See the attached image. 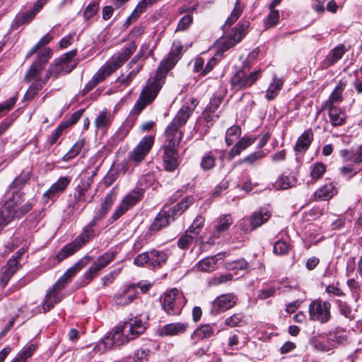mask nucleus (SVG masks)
I'll use <instances>...</instances> for the list:
<instances>
[{
    "mask_svg": "<svg viewBox=\"0 0 362 362\" xmlns=\"http://www.w3.org/2000/svg\"><path fill=\"white\" fill-rule=\"evenodd\" d=\"M182 48L183 47L180 42H174L173 43L172 49L168 57L160 62L154 80L142 90L135 105L138 112H140L147 104L151 103L155 99L161 88L160 81L165 77L167 73L178 62Z\"/></svg>",
    "mask_w": 362,
    "mask_h": 362,
    "instance_id": "f257e3e1",
    "label": "nucleus"
},
{
    "mask_svg": "<svg viewBox=\"0 0 362 362\" xmlns=\"http://www.w3.org/2000/svg\"><path fill=\"white\" fill-rule=\"evenodd\" d=\"M52 53L50 48L42 50L25 75V81L30 83L25 94V100H32L47 83L40 77V74L50 59Z\"/></svg>",
    "mask_w": 362,
    "mask_h": 362,
    "instance_id": "f03ea898",
    "label": "nucleus"
},
{
    "mask_svg": "<svg viewBox=\"0 0 362 362\" xmlns=\"http://www.w3.org/2000/svg\"><path fill=\"white\" fill-rule=\"evenodd\" d=\"M32 209L30 203L23 204L19 194H8L0 208V230L16 218H20Z\"/></svg>",
    "mask_w": 362,
    "mask_h": 362,
    "instance_id": "7ed1b4c3",
    "label": "nucleus"
},
{
    "mask_svg": "<svg viewBox=\"0 0 362 362\" xmlns=\"http://www.w3.org/2000/svg\"><path fill=\"white\" fill-rule=\"evenodd\" d=\"M195 102V100L192 99V107L183 105L177 112L171 123L165 129V134L166 140L164 146H177L180 144L182 138V132L180 131V127L186 124L189 117L193 112L196 106Z\"/></svg>",
    "mask_w": 362,
    "mask_h": 362,
    "instance_id": "20e7f679",
    "label": "nucleus"
},
{
    "mask_svg": "<svg viewBox=\"0 0 362 362\" xmlns=\"http://www.w3.org/2000/svg\"><path fill=\"white\" fill-rule=\"evenodd\" d=\"M136 45L131 41L122 49L121 52L112 56L111 61L104 64L93 76L98 83L103 81L115 71L121 67L131 55L136 51Z\"/></svg>",
    "mask_w": 362,
    "mask_h": 362,
    "instance_id": "39448f33",
    "label": "nucleus"
},
{
    "mask_svg": "<svg viewBox=\"0 0 362 362\" xmlns=\"http://www.w3.org/2000/svg\"><path fill=\"white\" fill-rule=\"evenodd\" d=\"M194 199L187 197L183 199L180 202L172 207L169 211L160 212L154 219L153 223L150 227L152 232L158 231L169 225L170 218L174 220L177 216H180L188 207L192 204Z\"/></svg>",
    "mask_w": 362,
    "mask_h": 362,
    "instance_id": "423d86ee",
    "label": "nucleus"
},
{
    "mask_svg": "<svg viewBox=\"0 0 362 362\" xmlns=\"http://www.w3.org/2000/svg\"><path fill=\"white\" fill-rule=\"evenodd\" d=\"M96 219H99L97 215L86 227H84L81 234H80L73 242L65 245L59 251L56 255V259L58 262H61L67 257L74 254L95 235L93 227L96 224Z\"/></svg>",
    "mask_w": 362,
    "mask_h": 362,
    "instance_id": "0eeeda50",
    "label": "nucleus"
},
{
    "mask_svg": "<svg viewBox=\"0 0 362 362\" xmlns=\"http://www.w3.org/2000/svg\"><path fill=\"white\" fill-rule=\"evenodd\" d=\"M250 67L245 65L238 70L230 78V86L235 90L247 88L252 86L260 77L261 70L250 71Z\"/></svg>",
    "mask_w": 362,
    "mask_h": 362,
    "instance_id": "6e6552de",
    "label": "nucleus"
},
{
    "mask_svg": "<svg viewBox=\"0 0 362 362\" xmlns=\"http://www.w3.org/2000/svg\"><path fill=\"white\" fill-rule=\"evenodd\" d=\"M187 302L182 293L177 288L167 291L162 301V306L170 315H179Z\"/></svg>",
    "mask_w": 362,
    "mask_h": 362,
    "instance_id": "1a4fd4ad",
    "label": "nucleus"
},
{
    "mask_svg": "<svg viewBox=\"0 0 362 362\" xmlns=\"http://www.w3.org/2000/svg\"><path fill=\"white\" fill-rule=\"evenodd\" d=\"M330 309L331 303L328 301L313 300L309 305L310 320L322 324L327 322L331 318Z\"/></svg>",
    "mask_w": 362,
    "mask_h": 362,
    "instance_id": "9d476101",
    "label": "nucleus"
},
{
    "mask_svg": "<svg viewBox=\"0 0 362 362\" xmlns=\"http://www.w3.org/2000/svg\"><path fill=\"white\" fill-rule=\"evenodd\" d=\"M249 26V21H240L234 30H232L231 33L221 39L219 43L221 46L222 50L226 51L238 43L246 35Z\"/></svg>",
    "mask_w": 362,
    "mask_h": 362,
    "instance_id": "9b49d317",
    "label": "nucleus"
},
{
    "mask_svg": "<svg viewBox=\"0 0 362 362\" xmlns=\"http://www.w3.org/2000/svg\"><path fill=\"white\" fill-rule=\"evenodd\" d=\"M154 142V139L151 136L144 137L138 145L129 153L128 159L129 161L136 163H141L146 156L148 153Z\"/></svg>",
    "mask_w": 362,
    "mask_h": 362,
    "instance_id": "f8f14e48",
    "label": "nucleus"
},
{
    "mask_svg": "<svg viewBox=\"0 0 362 362\" xmlns=\"http://www.w3.org/2000/svg\"><path fill=\"white\" fill-rule=\"evenodd\" d=\"M64 288V286H59L56 283L52 286L42 300V309L43 310V313L49 311L54 307L55 304L61 302L64 298V295L61 291Z\"/></svg>",
    "mask_w": 362,
    "mask_h": 362,
    "instance_id": "ddd939ff",
    "label": "nucleus"
},
{
    "mask_svg": "<svg viewBox=\"0 0 362 362\" xmlns=\"http://www.w3.org/2000/svg\"><path fill=\"white\" fill-rule=\"evenodd\" d=\"M137 294L136 284H131L122 286L115 296L114 300L117 305L126 306L136 298Z\"/></svg>",
    "mask_w": 362,
    "mask_h": 362,
    "instance_id": "4468645a",
    "label": "nucleus"
},
{
    "mask_svg": "<svg viewBox=\"0 0 362 362\" xmlns=\"http://www.w3.org/2000/svg\"><path fill=\"white\" fill-rule=\"evenodd\" d=\"M127 334L123 332L122 325L115 327L112 332L106 336L103 340L104 348L107 349H112L115 346H119L127 343Z\"/></svg>",
    "mask_w": 362,
    "mask_h": 362,
    "instance_id": "2eb2a0df",
    "label": "nucleus"
},
{
    "mask_svg": "<svg viewBox=\"0 0 362 362\" xmlns=\"http://www.w3.org/2000/svg\"><path fill=\"white\" fill-rule=\"evenodd\" d=\"M122 329L127 334V339L132 340L145 331L146 325L141 319L134 317L125 322L122 325Z\"/></svg>",
    "mask_w": 362,
    "mask_h": 362,
    "instance_id": "dca6fc26",
    "label": "nucleus"
},
{
    "mask_svg": "<svg viewBox=\"0 0 362 362\" xmlns=\"http://www.w3.org/2000/svg\"><path fill=\"white\" fill-rule=\"evenodd\" d=\"M272 216V212L268 208H259L254 211L250 217V226L243 228L245 231L253 230L267 223Z\"/></svg>",
    "mask_w": 362,
    "mask_h": 362,
    "instance_id": "f3484780",
    "label": "nucleus"
},
{
    "mask_svg": "<svg viewBox=\"0 0 362 362\" xmlns=\"http://www.w3.org/2000/svg\"><path fill=\"white\" fill-rule=\"evenodd\" d=\"M237 298L232 293L223 294L213 301V310L218 313L226 311L234 306Z\"/></svg>",
    "mask_w": 362,
    "mask_h": 362,
    "instance_id": "a211bd4d",
    "label": "nucleus"
},
{
    "mask_svg": "<svg viewBox=\"0 0 362 362\" xmlns=\"http://www.w3.org/2000/svg\"><path fill=\"white\" fill-rule=\"evenodd\" d=\"M189 325L187 322H173L167 324L158 330L161 337H173L182 334L187 331Z\"/></svg>",
    "mask_w": 362,
    "mask_h": 362,
    "instance_id": "6ab92c4d",
    "label": "nucleus"
},
{
    "mask_svg": "<svg viewBox=\"0 0 362 362\" xmlns=\"http://www.w3.org/2000/svg\"><path fill=\"white\" fill-rule=\"evenodd\" d=\"M163 162L165 168L168 171H173L178 166V153L176 150V146H163Z\"/></svg>",
    "mask_w": 362,
    "mask_h": 362,
    "instance_id": "aec40b11",
    "label": "nucleus"
},
{
    "mask_svg": "<svg viewBox=\"0 0 362 362\" xmlns=\"http://www.w3.org/2000/svg\"><path fill=\"white\" fill-rule=\"evenodd\" d=\"M226 257V253H218L216 255L207 257L201 259L195 265L198 271L210 272L216 269V265L219 259H223Z\"/></svg>",
    "mask_w": 362,
    "mask_h": 362,
    "instance_id": "412c9836",
    "label": "nucleus"
},
{
    "mask_svg": "<svg viewBox=\"0 0 362 362\" xmlns=\"http://www.w3.org/2000/svg\"><path fill=\"white\" fill-rule=\"evenodd\" d=\"M71 177L69 176L61 177L52 184L51 187L44 193V197L47 199H52L59 194L63 192L71 182Z\"/></svg>",
    "mask_w": 362,
    "mask_h": 362,
    "instance_id": "4be33fe9",
    "label": "nucleus"
},
{
    "mask_svg": "<svg viewBox=\"0 0 362 362\" xmlns=\"http://www.w3.org/2000/svg\"><path fill=\"white\" fill-rule=\"evenodd\" d=\"M113 119L114 116L110 111L107 110L100 111L94 120L96 130L105 132L111 126Z\"/></svg>",
    "mask_w": 362,
    "mask_h": 362,
    "instance_id": "5701e85b",
    "label": "nucleus"
},
{
    "mask_svg": "<svg viewBox=\"0 0 362 362\" xmlns=\"http://www.w3.org/2000/svg\"><path fill=\"white\" fill-rule=\"evenodd\" d=\"M313 140V132L311 129L305 131L300 135L294 146V150L299 153L305 152Z\"/></svg>",
    "mask_w": 362,
    "mask_h": 362,
    "instance_id": "b1692460",
    "label": "nucleus"
},
{
    "mask_svg": "<svg viewBox=\"0 0 362 362\" xmlns=\"http://www.w3.org/2000/svg\"><path fill=\"white\" fill-rule=\"evenodd\" d=\"M214 326L209 324L202 325L197 327L192 334V339L194 344L197 343L199 340L209 338L214 334Z\"/></svg>",
    "mask_w": 362,
    "mask_h": 362,
    "instance_id": "393cba45",
    "label": "nucleus"
},
{
    "mask_svg": "<svg viewBox=\"0 0 362 362\" xmlns=\"http://www.w3.org/2000/svg\"><path fill=\"white\" fill-rule=\"evenodd\" d=\"M346 52L345 46L342 44L335 47L331 50L324 61V64L327 67L334 65L337 62L342 58Z\"/></svg>",
    "mask_w": 362,
    "mask_h": 362,
    "instance_id": "a878e982",
    "label": "nucleus"
},
{
    "mask_svg": "<svg viewBox=\"0 0 362 362\" xmlns=\"http://www.w3.org/2000/svg\"><path fill=\"white\" fill-rule=\"evenodd\" d=\"M323 107L328 110L330 122L333 126H341L344 124L345 114L340 108L335 106Z\"/></svg>",
    "mask_w": 362,
    "mask_h": 362,
    "instance_id": "bb28decb",
    "label": "nucleus"
},
{
    "mask_svg": "<svg viewBox=\"0 0 362 362\" xmlns=\"http://www.w3.org/2000/svg\"><path fill=\"white\" fill-rule=\"evenodd\" d=\"M168 259V255L165 251L152 250L150 251V267H161Z\"/></svg>",
    "mask_w": 362,
    "mask_h": 362,
    "instance_id": "cd10ccee",
    "label": "nucleus"
},
{
    "mask_svg": "<svg viewBox=\"0 0 362 362\" xmlns=\"http://www.w3.org/2000/svg\"><path fill=\"white\" fill-rule=\"evenodd\" d=\"M84 267L82 261L80 260L74 264V266L68 269L66 272L57 280L56 284L59 286H64L65 288L67 282Z\"/></svg>",
    "mask_w": 362,
    "mask_h": 362,
    "instance_id": "c85d7f7f",
    "label": "nucleus"
},
{
    "mask_svg": "<svg viewBox=\"0 0 362 362\" xmlns=\"http://www.w3.org/2000/svg\"><path fill=\"white\" fill-rule=\"evenodd\" d=\"M29 179H30V175L28 173H21L18 177H16L10 185L11 189H9V191H8V192L5 195V200L6 199V197L8 194H14V195L19 194V195H21V197L22 198L23 204L27 203V202H25L23 196L20 193L15 192L14 189L21 187L28 181ZM28 203H29V202H28Z\"/></svg>",
    "mask_w": 362,
    "mask_h": 362,
    "instance_id": "c756f323",
    "label": "nucleus"
},
{
    "mask_svg": "<svg viewBox=\"0 0 362 362\" xmlns=\"http://www.w3.org/2000/svg\"><path fill=\"white\" fill-rule=\"evenodd\" d=\"M244 5L241 3L240 0H236L234 8L230 13V16L226 19L225 24L223 28L225 30L227 27H230L233 23H235L240 16L242 15L243 11L244 10Z\"/></svg>",
    "mask_w": 362,
    "mask_h": 362,
    "instance_id": "7c9ffc66",
    "label": "nucleus"
},
{
    "mask_svg": "<svg viewBox=\"0 0 362 362\" xmlns=\"http://www.w3.org/2000/svg\"><path fill=\"white\" fill-rule=\"evenodd\" d=\"M221 98L216 97L211 100L204 112L205 119L207 122L213 121L214 117H218V115L216 114V112L221 103Z\"/></svg>",
    "mask_w": 362,
    "mask_h": 362,
    "instance_id": "2f4dec72",
    "label": "nucleus"
},
{
    "mask_svg": "<svg viewBox=\"0 0 362 362\" xmlns=\"http://www.w3.org/2000/svg\"><path fill=\"white\" fill-rule=\"evenodd\" d=\"M92 183V177H88L86 179L82 181L81 185H78L76 187V193L74 194V198L77 203L86 202V194L89 189Z\"/></svg>",
    "mask_w": 362,
    "mask_h": 362,
    "instance_id": "473e14b6",
    "label": "nucleus"
},
{
    "mask_svg": "<svg viewBox=\"0 0 362 362\" xmlns=\"http://www.w3.org/2000/svg\"><path fill=\"white\" fill-rule=\"evenodd\" d=\"M255 139H250L248 137H243L241 140L238 142L229 151L228 156L230 158L240 154V153L246 149L248 146L255 142Z\"/></svg>",
    "mask_w": 362,
    "mask_h": 362,
    "instance_id": "72a5a7b5",
    "label": "nucleus"
},
{
    "mask_svg": "<svg viewBox=\"0 0 362 362\" xmlns=\"http://www.w3.org/2000/svg\"><path fill=\"white\" fill-rule=\"evenodd\" d=\"M337 190L332 183L327 184L319 188L315 193V198L320 200H328L335 194Z\"/></svg>",
    "mask_w": 362,
    "mask_h": 362,
    "instance_id": "f704fd0d",
    "label": "nucleus"
},
{
    "mask_svg": "<svg viewBox=\"0 0 362 362\" xmlns=\"http://www.w3.org/2000/svg\"><path fill=\"white\" fill-rule=\"evenodd\" d=\"M344 84L339 83L330 94L328 99L325 101L323 107L334 106L335 103H339L342 100V92L344 89Z\"/></svg>",
    "mask_w": 362,
    "mask_h": 362,
    "instance_id": "c9c22d12",
    "label": "nucleus"
},
{
    "mask_svg": "<svg viewBox=\"0 0 362 362\" xmlns=\"http://www.w3.org/2000/svg\"><path fill=\"white\" fill-rule=\"evenodd\" d=\"M233 223V219L230 214H225L217 218L215 224V231L219 234L223 233L230 228Z\"/></svg>",
    "mask_w": 362,
    "mask_h": 362,
    "instance_id": "e433bc0d",
    "label": "nucleus"
},
{
    "mask_svg": "<svg viewBox=\"0 0 362 362\" xmlns=\"http://www.w3.org/2000/svg\"><path fill=\"white\" fill-rule=\"evenodd\" d=\"M36 16L32 10L18 13L13 21V27H20L22 25L29 23Z\"/></svg>",
    "mask_w": 362,
    "mask_h": 362,
    "instance_id": "4c0bfd02",
    "label": "nucleus"
},
{
    "mask_svg": "<svg viewBox=\"0 0 362 362\" xmlns=\"http://www.w3.org/2000/svg\"><path fill=\"white\" fill-rule=\"evenodd\" d=\"M115 258L113 252H107L99 257L92 264L99 272L102 269L110 264Z\"/></svg>",
    "mask_w": 362,
    "mask_h": 362,
    "instance_id": "58836bf2",
    "label": "nucleus"
},
{
    "mask_svg": "<svg viewBox=\"0 0 362 362\" xmlns=\"http://www.w3.org/2000/svg\"><path fill=\"white\" fill-rule=\"evenodd\" d=\"M312 344L316 350L320 351L325 352L333 349V345L328 340V337L327 338L324 337H315L313 339Z\"/></svg>",
    "mask_w": 362,
    "mask_h": 362,
    "instance_id": "ea45409f",
    "label": "nucleus"
},
{
    "mask_svg": "<svg viewBox=\"0 0 362 362\" xmlns=\"http://www.w3.org/2000/svg\"><path fill=\"white\" fill-rule=\"evenodd\" d=\"M134 124V119L133 118H127L116 132L115 137L119 140L124 139L132 129Z\"/></svg>",
    "mask_w": 362,
    "mask_h": 362,
    "instance_id": "a19ab883",
    "label": "nucleus"
},
{
    "mask_svg": "<svg viewBox=\"0 0 362 362\" xmlns=\"http://www.w3.org/2000/svg\"><path fill=\"white\" fill-rule=\"evenodd\" d=\"M282 86V80L274 77L273 83L270 85L267 90V93L265 95L266 98L268 100L274 99L278 95Z\"/></svg>",
    "mask_w": 362,
    "mask_h": 362,
    "instance_id": "79ce46f5",
    "label": "nucleus"
},
{
    "mask_svg": "<svg viewBox=\"0 0 362 362\" xmlns=\"http://www.w3.org/2000/svg\"><path fill=\"white\" fill-rule=\"evenodd\" d=\"M141 197L142 193L139 190H133L124 197L122 202L129 209L139 202Z\"/></svg>",
    "mask_w": 362,
    "mask_h": 362,
    "instance_id": "37998d69",
    "label": "nucleus"
},
{
    "mask_svg": "<svg viewBox=\"0 0 362 362\" xmlns=\"http://www.w3.org/2000/svg\"><path fill=\"white\" fill-rule=\"evenodd\" d=\"M216 156L214 151H209L202 158L200 165L202 170L207 171L213 169L215 166Z\"/></svg>",
    "mask_w": 362,
    "mask_h": 362,
    "instance_id": "c03bdc74",
    "label": "nucleus"
},
{
    "mask_svg": "<svg viewBox=\"0 0 362 362\" xmlns=\"http://www.w3.org/2000/svg\"><path fill=\"white\" fill-rule=\"evenodd\" d=\"M241 130L238 126H232L228 128L226 134V142L228 146L232 145L240 136Z\"/></svg>",
    "mask_w": 362,
    "mask_h": 362,
    "instance_id": "a18cd8bd",
    "label": "nucleus"
},
{
    "mask_svg": "<svg viewBox=\"0 0 362 362\" xmlns=\"http://www.w3.org/2000/svg\"><path fill=\"white\" fill-rule=\"evenodd\" d=\"M114 201V195L112 194H108L105 198L104 202L101 204V206L97 212L98 218H103L108 211L112 207Z\"/></svg>",
    "mask_w": 362,
    "mask_h": 362,
    "instance_id": "49530a36",
    "label": "nucleus"
},
{
    "mask_svg": "<svg viewBox=\"0 0 362 362\" xmlns=\"http://www.w3.org/2000/svg\"><path fill=\"white\" fill-rule=\"evenodd\" d=\"M84 145L83 140H79L75 143L72 148L63 156V160L66 162L76 157L81 151Z\"/></svg>",
    "mask_w": 362,
    "mask_h": 362,
    "instance_id": "de8ad7c7",
    "label": "nucleus"
},
{
    "mask_svg": "<svg viewBox=\"0 0 362 362\" xmlns=\"http://www.w3.org/2000/svg\"><path fill=\"white\" fill-rule=\"evenodd\" d=\"M63 69L60 66V64L55 61V62L50 65L49 69L47 71V74L44 78L46 82L49 80L50 77L57 78V76L64 74Z\"/></svg>",
    "mask_w": 362,
    "mask_h": 362,
    "instance_id": "09e8293b",
    "label": "nucleus"
},
{
    "mask_svg": "<svg viewBox=\"0 0 362 362\" xmlns=\"http://www.w3.org/2000/svg\"><path fill=\"white\" fill-rule=\"evenodd\" d=\"M296 183V179L293 176L281 175L276 181V187L281 189H287L293 187Z\"/></svg>",
    "mask_w": 362,
    "mask_h": 362,
    "instance_id": "8fccbe9b",
    "label": "nucleus"
},
{
    "mask_svg": "<svg viewBox=\"0 0 362 362\" xmlns=\"http://www.w3.org/2000/svg\"><path fill=\"white\" fill-rule=\"evenodd\" d=\"M328 340L330 341L332 345H333V348H334L337 345L343 344L344 341H346V338L344 332L336 331L329 334Z\"/></svg>",
    "mask_w": 362,
    "mask_h": 362,
    "instance_id": "3c124183",
    "label": "nucleus"
},
{
    "mask_svg": "<svg viewBox=\"0 0 362 362\" xmlns=\"http://www.w3.org/2000/svg\"><path fill=\"white\" fill-rule=\"evenodd\" d=\"M195 238L196 236L194 235L192 233H188V230H187L185 234L179 238L177 246L182 250L187 249Z\"/></svg>",
    "mask_w": 362,
    "mask_h": 362,
    "instance_id": "603ef678",
    "label": "nucleus"
},
{
    "mask_svg": "<svg viewBox=\"0 0 362 362\" xmlns=\"http://www.w3.org/2000/svg\"><path fill=\"white\" fill-rule=\"evenodd\" d=\"M291 245L285 240H278L274 245V252L279 255L287 254Z\"/></svg>",
    "mask_w": 362,
    "mask_h": 362,
    "instance_id": "864d4df0",
    "label": "nucleus"
},
{
    "mask_svg": "<svg viewBox=\"0 0 362 362\" xmlns=\"http://www.w3.org/2000/svg\"><path fill=\"white\" fill-rule=\"evenodd\" d=\"M264 157H265V153L262 151H259L254 152V153L247 156L244 158L238 161V163L242 164V163H246L252 165L257 160L262 159Z\"/></svg>",
    "mask_w": 362,
    "mask_h": 362,
    "instance_id": "5fc2aeb1",
    "label": "nucleus"
},
{
    "mask_svg": "<svg viewBox=\"0 0 362 362\" xmlns=\"http://www.w3.org/2000/svg\"><path fill=\"white\" fill-rule=\"evenodd\" d=\"M204 224V218L202 216H197L194 220L192 224L189 228L188 233H192L196 237L199 235L201 229L203 228Z\"/></svg>",
    "mask_w": 362,
    "mask_h": 362,
    "instance_id": "6e6d98bb",
    "label": "nucleus"
},
{
    "mask_svg": "<svg viewBox=\"0 0 362 362\" xmlns=\"http://www.w3.org/2000/svg\"><path fill=\"white\" fill-rule=\"evenodd\" d=\"M226 268L230 270H246L248 263L245 259L228 262L226 263Z\"/></svg>",
    "mask_w": 362,
    "mask_h": 362,
    "instance_id": "4d7b16f0",
    "label": "nucleus"
},
{
    "mask_svg": "<svg viewBox=\"0 0 362 362\" xmlns=\"http://www.w3.org/2000/svg\"><path fill=\"white\" fill-rule=\"evenodd\" d=\"M134 264L139 267L146 264L150 267V251L138 255L134 259Z\"/></svg>",
    "mask_w": 362,
    "mask_h": 362,
    "instance_id": "13d9d810",
    "label": "nucleus"
},
{
    "mask_svg": "<svg viewBox=\"0 0 362 362\" xmlns=\"http://www.w3.org/2000/svg\"><path fill=\"white\" fill-rule=\"evenodd\" d=\"M325 165L322 163H317L312 167L310 170V176L313 179H319L323 175V174L325 173Z\"/></svg>",
    "mask_w": 362,
    "mask_h": 362,
    "instance_id": "bf43d9fd",
    "label": "nucleus"
},
{
    "mask_svg": "<svg viewBox=\"0 0 362 362\" xmlns=\"http://www.w3.org/2000/svg\"><path fill=\"white\" fill-rule=\"evenodd\" d=\"M243 320V316L241 314H234L228 317H227L225 320V323L226 325L234 327L237 326H240Z\"/></svg>",
    "mask_w": 362,
    "mask_h": 362,
    "instance_id": "052dcab7",
    "label": "nucleus"
},
{
    "mask_svg": "<svg viewBox=\"0 0 362 362\" xmlns=\"http://www.w3.org/2000/svg\"><path fill=\"white\" fill-rule=\"evenodd\" d=\"M279 19V11L276 9L270 10L269 14L265 22L266 27H271L275 25Z\"/></svg>",
    "mask_w": 362,
    "mask_h": 362,
    "instance_id": "680f3d73",
    "label": "nucleus"
},
{
    "mask_svg": "<svg viewBox=\"0 0 362 362\" xmlns=\"http://www.w3.org/2000/svg\"><path fill=\"white\" fill-rule=\"evenodd\" d=\"M83 112V110H82V109L74 112L71 115V116L70 117V118L69 119L62 122L61 124L63 125L65 129L69 126L74 124L79 120Z\"/></svg>",
    "mask_w": 362,
    "mask_h": 362,
    "instance_id": "e2e57ef3",
    "label": "nucleus"
},
{
    "mask_svg": "<svg viewBox=\"0 0 362 362\" xmlns=\"http://www.w3.org/2000/svg\"><path fill=\"white\" fill-rule=\"evenodd\" d=\"M233 279V275L230 273L222 274L217 276H214L210 283L213 285L217 286L221 284L226 283Z\"/></svg>",
    "mask_w": 362,
    "mask_h": 362,
    "instance_id": "0e129e2a",
    "label": "nucleus"
},
{
    "mask_svg": "<svg viewBox=\"0 0 362 362\" xmlns=\"http://www.w3.org/2000/svg\"><path fill=\"white\" fill-rule=\"evenodd\" d=\"M98 9H99L98 4H96V3L90 4L86 8V9H85V11L83 12L84 18L86 20L92 18L93 16H94L97 13Z\"/></svg>",
    "mask_w": 362,
    "mask_h": 362,
    "instance_id": "69168bd1",
    "label": "nucleus"
},
{
    "mask_svg": "<svg viewBox=\"0 0 362 362\" xmlns=\"http://www.w3.org/2000/svg\"><path fill=\"white\" fill-rule=\"evenodd\" d=\"M36 346L35 344H29L25 349L18 356L23 362H26L35 351Z\"/></svg>",
    "mask_w": 362,
    "mask_h": 362,
    "instance_id": "338daca9",
    "label": "nucleus"
},
{
    "mask_svg": "<svg viewBox=\"0 0 362 362\" xmlns=\"http://www.w3.org/2000/svg\"><path fill=\"white\" fill-rule=\"evenodd\" d=\"M17 98L16 97H13L9 100L4 102L0 104V113L3 115L4 114L8 112L14 106Z\"/></svg>",
    "mask_w": 362,
    "mask_h": 362,
    "instance_id": "774afa93",
    "label": "nucleus"
}]
</instances>
